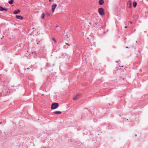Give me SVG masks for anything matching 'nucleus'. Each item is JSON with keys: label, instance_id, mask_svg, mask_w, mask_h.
Instances as JSON below:
<instances>
[{"label": "nucleus", "instance_id": "nucleus-9", "mask_svg": "<svg viewBox=\"0 0 148 148\" xmlns=\"http://www.w3.org/2000/svg\"><path fill=\"white\" fill-rule=\"evenodd\" d=\"M104 3V1L103 0H99V3L100 5H103Z\"/></svg>", "mask_w": 148, "mask_h": 148}, {"label": "nucleus", "instance_id": "nucleus-27", "mask_svg": "<svg viewBox=\"0 0 148 148\" xmlns=\"http://www.w3.org/2000/svg\"><path fill=\"white\" fill-rule=\"evenodd\" d=\"M39 44V43H37V44H38H38Z\"/></svg>", "mask_w": 148, "mask_h": 148}, {"label": "nucleus", "instance_id": "nucleus-5", "mask_svg": "<svg viewBox=\"0 0 148 148\" xmlns=\"http://www.w3.org/2000/svg\"><path fill=\"white\" fill-rule=\"evenodd\" d=\"M21 11L19 9L16 10H14L13 12V14H18Z\"/></svg>", "mask_w": 148, "mask_h": 148}, {"label": "nucleus", "instance_id": "nucleus-12", "mask_svg": "<svg viewBox=\"0 0 148 148\" xmlns=\"http://www.w3.org/2000/svg\"><path fill=\"white\" fill-rule=\"evenodd\" d=\"M137 5V3L135 1H134L133 2V6L134 8L136 7Z\"/></svg>", "mask_w": 148, "mask_h": 148}, {"label": "nucleus", "instance_id": "nucleus-14", "mask_svg": "<svg viewBox=\"0 0 148 148\" xmlns=\"http://www.w3.org/2000/svg\"><path fill=\"white\" fill-rule=\"evenodd\" d=\"M50 66V65L49 63H47L46 65V67H48Z\"/></svg>", "mask_w": 148, "mask_h": 148}, {"label": "nucleus", "instance_id": "nucleus-6", "mask_svg": "<svg viewBox=\"0 0 148 148\" xmlns=\"http://www.w3.org/2000/svg\"><path fill=\"white\" fill-rule=\"evenodd\" d=\"M8 10V9L6 8H3L1 6H0V11H6Z\"/></svg>", "mask_w": 148, "mask_h": 148}, {"label": "nucleus", "instance_id": "nucleus-2", "mask_svg": "<svg viewBox=\"0 0 148 148\" xmlns=\"http://www.w3.org/2000/svg\"><path fill=\"white\" fill-rule=\"evenodd\" d=\"M98 12L99 14L101 15H103L104 14V10L103 8H100L98 9Z\"/></svg>", "mask_w": 148, "mask_h": 148}, {"label": "nucleus", "instance_id": "nucleus-22", "mask_svg": "<svg viewBox=\"0 0 148 148\" xmlns=\"http://www.w3.org/2000/svg\"><path fill=\"white\" fill-rule=\"evenodd\" d=\"M48 16H49L50 15V14L49 13V14H47Z\"/></svg>", "mask_w": 148, "mask_h": 148}, {"label": "nucleus", "instance_id": "nucleus-16", "mask_svg": "<svg viewBox=\"0 0 148 148\" xmlns=\"http://www.w3.org/2000/svg\"><path fill=\"white\" fill-rule=\"evenodd\" d=\"M52 40H53L54 41V42H56V40H55V39L54 38H53L52 39Z\"/></svg>", "mask_w": 148, "mask_h": 148}, {"label": "nucleus", "instance_id": "nucleus-20", "mask_svg": "<svg viewBox=\"0 0 148 148\" xmlns=\"http://www.w3.org/2000/svg\"><path fill=\"white\" fill-rule=\"evenodd\" d=\"M129 22L131 23V24H132V21H129Z\"/></svg>", "mask_w": 148, "mask_h": 148}, {"label": "nucleus", "instance_id": "nucleus-10", "mask_svg": "<svg viewBox=\"0 0 148 148\" xmlns=\"http://www.w3.org/2000/svg\"><path fill=\"white\" fill-rule=\"evenodd\" d=\"M62 113L60 111H56L53 112V113L54 114H60Z\"/></svg>", "mask_w": 148, "mask_h": 148}, {"label": "nucleus", "instance_id": "nucleus-30", "mask_svg": "<svg viewBox=\"0 0 148 148\" xmlns=\"http://www.w3.org/2000/svg\"><path fill=\"white\" fill-rule=\"evenodd\" d=\"M95 24L96 25L97 24V23H95Z\"/></svg>", "mask_w": 148, "mask_h": 148}, {"label": "nucleus", "instance_id": "nucleus-17", "mask_svg": "<svg viewBox=\"0 0 148 148\" xmlns=\"http://www.w3.org/2000/svg\"><path fill=\"white\" fill-rule=\"evenodd\" d=\"M65 38H68V36L67 35H65Z\"/></svg>", "mask_w": 148, "mask_h": 148}, {"label": "nucleus", "instance_id": "nucleus-28", "mask_svg": "<svg viewBox=\"0 0 148 148\" xmlns=\"http://www.w3.org/2000/svg\"><path fill=\"white\" fill-rule=\"evenodd\" d=\"M1 123H2L1 122H0V124H1Z\"/></svg>", "mask_w": 148, "mask_h": 148}, {"label": "nucleus", "instance_id": "nucleus-31", "mask_svg": "<svg viewBox=\"0 0 148 148\" xmlns=\"http://www.w3.org/2000/svg\"><path fill=\"white\" fill-rule=\"evenodd\" d=\"M10 63L11 64H12V63H11V62H10Z\"/></svg>", "mask_w": 148, "mask_h": 148}, {"label": "nucleus", "instance_id": "nucleus-23", "mask_svg": "<svg viewBox=\"0 0 148 148\" xmlns=\"http://www.w3.org/2000/svg\"><path fill=\"white\" fill-rule=\"evenodd\" d=\"M4 37V36H3L2 37V38H1V39H2V38H3Z\"/></svg>", "mask_w": 148, "mask_h": 148}, {"label": "nucleus", "instance_id": "nucleus-29", "mask_svg": "<svg viewBox=\"0 0 148 148\" xmlns=\"http://www.w3.org/2000/svg\"><path fill=\"white\" fill-rule=\"evenodd\" d=\"M135 136H137V135H136V134H135Z\"/></svg>", "mask_w": 148, "mask_h": 148}, {"label": "nucleus", "instance_id": "nucleus-4", "mask_svg": "<svg viewBox=\"0 0 148 148\" xmlns=\"http://www.w3.org/2000/svg\"><path fill=\"white\" fill-rule=\"evenodd\" d=\"M127 5L129 8H131L132 6V2L130 1H128L127 3Z\"/></svg>", "mask_w": 148, "mask_h": 148}, {"label": "nucleus", "instance_id": "nucleus-1", "mask_svg": "<svg viewBox=\"0 0 148 148\" xmlns=\"http://www.w3.org/2000/svg\"><path fill=\"white\" fill-rule=\"evenodd\" d=\"M59 106V104L57 103H53L51 106V109L52 110H53L57 108Z\"/></svg>", "mask_w": 148, "mask_h": 148}, {"label": "nucleus", "instance_id": "nucleus-15", "mask_svg": "<svg viewBox=\"0 0 148 148\" xmlns=\"http://www.w3.org/2000/svg\"><path fill=\"white\" fill-rule=\"evenodd\" d=\"M5 93L3 95V96L4 95H6V93H8V91L7 90H6V91H5Z\"/></svg>", "mask_w": 148, "mask_h": 148}, {"label": "nucleus", "instance_id": "nucleus-32", "mask_svg": "<svg viewBox=\"0 0 148 148\" xmlns=\"http://www.w3.org/2000/svg\"><path fill=\"white\" fill-rule=\"evenodd\" d=\"M121 67H123V66H122Z\"/></svg>", "mask_w": 148, "mask_h": 148}, {"label": "nucleus", "instance_id": "nucleus-11", "mask_svg": "<svg viewBox=\"0 0 148 148\" xmlns=\"http://www.w3.org/2000/svg\"><path fill=\"white\" fill-rule=\"evenodd\" d=\"M14 0H10L8 1V3L10 4H12L14 3Z\"/></svg>", "mask_w": 148, "mask_h": 148}, {"label": "nucleus", "instance_id": "nucleus-3", "mask_svg": "<svg viewBox=\"0 0 148 148\" xmlns=\"http://www.w3.org/2000/svg\"><path fill=\"white\" fill-rule=\"evenodd\" d=\"M57 6V5L56 4H53L52 5L51 9L52 12H54L55 9L56 8Z\"/></svg>", "mask_w": 148, "mask_h": 148}, {"label": "nucleus", "instance_id": "nucleus-21", "mask_svg": "<svg viewBox=\"0 0 148 148\" xmlns=\"http://www.w3.org/2000/svg\"><path fill=\"white\" fill-rule=\"evenodd\" d=\"M127 27V26H125V28H126Z\"/></svg>", "mask_w": 148, "mask_h": 148}, {"label": "nucleus", "instance_id": "nucleus-19", "mask_svg": "<svg viewBox=\"0 0 148 148\" xmlns=\"http://www.w3.org/2000/svg\"><path fill=\"white\" fill-rule=\"evenodd\" d=\"M65 44H66V45H69V46H70V45H69V44H68V43H65Z\"/></svg>", "mask_w": 148, "mask_h": 148}, {"label": "nucleus", "instance_id": "nucleus-8", "mask_svg": "<svg viewBox=\"0 0 148 148\" xmlns=\"http://www.w3.org/2000/svg\"><path fill=\"white\" fill-rule=\"evenodd\" d=\"M79 97V95L77 94L73 97V99L74 100H76L78 99Z\"/></svg>", "mask_w": 148, "mask_h": 148}, {"label": "nucleus", "instance_id": "nucleus-7", "mask_svg": "<svg viewBox=\"0 0 148 148\" xmlns=\"http://www.w3.org/2000/svg\"><path fill=\"white\" fill-rule=\"evenodd\" d=\"M16 17L18 19L21 20H23V16L20 15H16Z\"/></svg>", "mask_w": 148, "mask_h": 148}, {"label": "nucleus", "instance_id": "nucleus-25", "mask_svg": "<svg viewBox=\"0 0 148 148\" xmlns=\"http://www.w3.org/2000/svg\"><path fill=\"white\" fill-rule=\"evenodd\" d=\"M115 62H116L117 63V62H118V61H115Z\"/></svg>", "mask_w": 148, "mask_h": 148}, {"label": "nucleus", "instance_id": "nucleus-18", "mask_svg": "<svg viewBox=\"0 0 148 148\" xmlns=\"http://www.w3.org/2000/svg\"><path fill=\"white\" fill-rule=\"evenodd\" d=\"M29 69V67H28V68H27L26 69H27V70H28V69ZM26 69V68H25L24 70H25Z\"/></svg>", "mask_w": 148, "mask_h": 148}, {"label": "nucleus", "instance_id": "nucleus-26", "mask_svg": "<svg viewBox=\"0 0 148 148\" xmlns=\"http://www.w3.org/2000/svg\"><path fill=\"white\" fill-rule=\"evenodd\" d=\"M58 27V26H56V28H57V27Z\"/></svg>", "mask_w": 148, "mask_h": 148}, {"label": "nucleus", "instance_id": "nucleus-24", "mask_svg": "<svg viewBox=\"0 0 148 148\" xmlns=\"http://www.w3.org/2000/svg\"><path fill=\"white\" fill-rule=\"evenodd\" d=\"M126 48H128V47H126Z\"/></svg>", "mask_w": 148, "mask_h": 148}, {"label": "nucleus", "instance_id": "nucleus-13", "mask_svg": "<svg viewBox=\"0 0 148 148\" xmlns=\"http://www.w3.org/2000/svg\"><path fill=\"white\" fill-rule=\"evenodd\" d=\"M45 17V14L44 13H42L41 15V18L42 19H43Z\"/></svg>", "mask_w": 148, "mask_h": 148}]
</instances>
